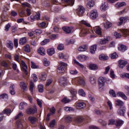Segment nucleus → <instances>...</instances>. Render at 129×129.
I'll use <instances>...</instances> for the list:
<instances>
[{
	"instance_id": "13",
	"label": "nucleus",
	"mask_w": 129,
	"mask_h": 129,
	"mask_svg": "<svg viewBox=\"0 0 129 129\" xmlns=\"http://www.w3.org/2000/svg\"><path fill=\"white\" fill-rule=\"evenodd\" d=\"M116 95L118 97H121V98L124 99V100H127V97L122 92H118L116 94Z\"/></svg>"
},
{
	"instance_id": "22",
	"label": "nucleus",
	"mask_w": 129,
	"mask_h": 129,
	"mask_svg": "<svg viewBox=\"0 0 129 129\" xmlns=\"http://www.w3.org/2000/svg\"><path fill=\"white\" fill-rule=\"evenodd\" d=\"M94 1L91 0L90 1H89L87 4V8L88 9H91V8H93L95 5Z\"/></svg>"
},
{
	"instance_id": "41",
	"label": "nucleus",
	"mask_w": 129,
	"mask_h": 129,
	"mask_svg": "<svg viewBox=\"0 0 129 129\" xmlns=\"http://www.w3.org/2000/svg\"><path fill=\"white\" fill-rule=\"evenodd\" d=\"M90 81L93 85H96V80H95V78L94 77H90Z\"/></svg>"
},
{
	"instance_id": "11",
	"label": "nucleus",
	"mask_w": 129,
	"mask_h": 129,
	"mask_svg": "<svg viewBox=\"0 0 129 129\" xmlns=\"http://www.w3.org/2000/svg\"><path fill=\"white\" fill-rule=\"evenodd\" d=\"M118 50L120 51V52H124L125 51H126V50H127V46L123 44H119L118 47Z\"/></svg>"
},
{
	"instance_id": "21",
	"label": "nucleus",
	"mask_w": 129,
	"mask_h": 129,
	"mask_svg": "<svg viewBox=\"0 0 129 129\" xmlns=\"http://www.w3.org/2000/svg\"><path fill=\"white\" fill-rule=\"evenodd\" d=\"M47 53L49 56H52V55H54L55 54V48H50L47 49Z\"/></svg>"
},
{
	"instance_id": "17",
	"label": "nucleus",
	"mask_w": 129,
	"mask_h": 129,
	"mask_svg": "<svg viewBox=\"0 0 129 129\" xmlns=\"http://www.w3.org/2000/svg\"><path fill=\"white\" fill-rule=\"evenodd\" d=\"M89 68L90 70H93V71H95L98 69V66L95 63H90L89 65Z\"/></svg>"
},
{
	"instance_id": "29",
	"label": "nucleus",
	"mask_w": 129,
	"mask_h": 129,
	"mask_svg": "<svg viewBox=\"0 0 129 129\" xmlns=\"http://www.w3.org/2000/svg\"><path fill=\"white\" fill-rule=\"evenodd\" d=\"M10 113H12V110L10 108H7L6 109H4V111L2 112V115H4L3 114H10Z\"/></svg>"
},
{
	"instance_id": "51",
	"label": "nucleus",
	"mask_w": 129,
	"mask_h": 129,
	"mask_svg": "<svg viewBox=\"0 0 129 129\" xmlns=\"http://www.w3.org/2000/svg\"><path fill=\"white\" fill-rule=\"evenodd\" d=\"M64 110L65 111L68 112V111H73L74 110V109L72 107H69L67 106L64 108Z\"/></svg>"
},
{
	"instance_id": "37",
	"label": "nucleus",
	"mask_w": 129,
	"mask_h": 129,
	"mask_svg": "<svg viewBox=\"0 0 129 129\" xmlns=\"http://www.w3.org/2000/svg\"><path fill=\"white\" fill-rule=\"evenodd\" d=\"M0 98L1 99H9V95L7 93H3L0 95Z\"/></svg>"
},
{
	"instance_id": "38",
	"label": "nucleus",
	"mask_w": 129,
	"mask_h": 129,
	"mask_svg": "<svg viewBox=\"0 0 129 129\" xmlns=\"http://www.w3.org/2000/svg\"><path fill=\"white\" fill-rule=\"evenodd\" d=\"M46 77H47V75L45 73H43L39 77V79L40 80V81H45V80H46Z\"/></svg>"
},
{
	"instance_id": "15",
	"label": "nucleus",
	"mask_w": 129,
	"mask_h": 129,
	"mask_svg": "<svg viewBox=\"0 0 129 129\" xmlns=\"http://www.w3.org/2000/svg\"><path fill=\"white\" fill-rule=\"evenodd\" d=\"M96 50H97V45L93 44L90 48V53H91V54H95V52H96Z\"/></svg>"
},
{
	"instance_id": "34",
	"label": "nucleus",
	"mask_w": 129,
	"mask_h": 129,
	"mask_svg": "<svg viewBox=\"0 0 129 129\" xmlns=\"http://www.w3.org/2000/svg\"><path fill=\"white\" fill-rule=\"evenodd\" d=\"M78 106L80 108H85V107H86V103L84 102H79L78 103Z\"/></svg>"
},
{
	"instance_id": "7",
	"label": "nucleus",
	"mask_w": 129,
	"mask_h": 129,
	"mask_svg": "<svg viewBox=\"0 0 129 129\" xmlns=\"http://www.w3.org/2000/svg\"><path fill=\"white\" fill-rule=\"evenodd\" d=\"M109 8L108 6V4L106 2L102 3L100 6V10L101 12H105V11H107Z\"/></svg>"
},
{
	"instance_id": "40",
	"label": "nucleus",
	"mask_w": 129,
	"mask_h": 129,
	"mask_svg": "<svg viewBox=\"0 0 129 129\" xmlns=\"http://www.w3.org/2000/svg\"><path fill=\"white\" fill-rule=\"evenodd\" d=\"M20 85L21 86H22L23 90H24V91H26V90H27L28 86L26 85V83H25L24 82H21L20 83Z\"/></svg>"
},
{
	"instance_id": "55",
	"label": "nucleus",
	"mask_w": 129,
	"mask_h": 129,
	"mask_svg": "<svg viewBox=\"0 0 129 129\" xmlns=\"http://www.w3.org/2000/svg\"><path fill=\"white\" fill-rule=\"evenodd\" d=\"M118 54L116 52H114L111 55V59H116V58H118Z\"/></svg>"
},
{
	"instance_id": "43",
	"label": "nucleus",
	"mask_w": 129,
	"mask_h": 129,
	"mask_svg": "<svg viewBox=\"0 0 129 129\" xmlns=\"http://www.w3.org/2000/svg\"><path fill=\"white\" fill-rule=\"evenodd\" d=\"M78 94L79 95H81V96H83V97H85V95H86L85 92H84V90L82 89L79 90Z\"/></svg>"
},
{
	"instance_id": "60",
	"label": "nucleus",
	"mask_w": 129,
	"mask_h": 129,
	"mask_svg": "<svg viewBox=\"0 0 129 129\" xmlns=\"http://www.w3.org/2000/svg\"><path fill=\"white\" fill-rule=\"evenodd\" d=\"M110 75L111 78H115V75L114 74V71H113V70H111L110 71Z\"/></svg>"
},
{
	"instance_id": "49",
	"label": "nucleus",
	"mask_w": 129,
	"mask_h": 129,
	"mask_svg": "<svg viewBox=\"0 0 129 129\" xmlns=\"http://www.w3.org/2000/svg\"><path fill=\"white\" fill-rule=\"evenodd\" d=\"M64 49V44L62 43L58 44L57 46V50H58V51H63Z\"/></svg>"
},
{
	"instance_id": "30",
	"label": "nucleus",
	"mask_w": 129,
	"mask_h": 129,
	"mask_svg": "<svg viewBox=\"0 0 129 129\" xmlns=\"http://www.w3.org/2000/svg\"><path fill=\"white\" fill-rule=\"evenodd\" d=\"M57 71L58 73H59L60 74H62V73H64L65 72V68H63V67L59 66L57 68Z\"/></svg>"
},
{
	"instance_id": "42",
	"label": "nucleus",
	"mask_w": 129,
	"mask_h": 129,
	"mask_svg": "<svg viewBox=\"0 0 129 129\" xmlns=\"http://www.w3.org/2000/svg\"><path fill=\"white\" fill-rule=\"evenodd\" d=\"M29 90L31 93H33V91H34V82H33V81H30Z\"/></svg>"
},
{
	"instance_id": "46",
	"label": "nucleus",
	"mask_w": 129,
	"mask_h": 129,
	"mask_svg": "<svg viewBox=\"0 0 129 129\" xmlns=\"http://www.w3.org/2000/svg\"><path fill=\"white\" fill-rule=\"evenodd\" d=\"M109 94L111 95L112 97H116V94H115V91L113 89H110L109 91Z\"/></svg>"
},
{
	"instance_id": "6",
	"label": "nucleus",
	"mask_w": 129,
	"mask_h": 129,
	"mask_svg": "<svg viewBox=\"0 0 129 129\" xmlns=\"http://www.w3.org/2000/svg\"><path fill=\"white\" fill-rule=\"evenodd\" d=\"M128 62L127 60L123 59H120L118 61V67L120 69H123Z\"/></svg>"
},
{
	"instance_id": "57",
	"label": "nucleus",
	"mask_w": 129,
	"mask_h": 129,
	"mask_svg": "<svg viewBox=\"0 0 129 129\" xmlns=\"http://www.w3.org/2000/svg\"><path fill=\"white\" fill-rule=\"evenodd\" d=\"M14 47L15 48H18L19 46V40L18 39H15L14 40Z\"/></svg>"
},
{
	"instance_id": "10",
	"label": "nucleus",
	"mask_w": 129,
	"mask_h": 129,
	"mask_svg": "<svg viewBox=\"0 0 129 129\" xmlns=\"http://www.w3.org/2000/svg\"><path fill=\"white\" fill-rule=\"evenodd\" d=\"M36 19L37 21L41 19V14H40V13H38L35 16L31 15L30 16V21L31 22H34V21H35V20H36Z\"/></svg>"
},
{
	"instance_id": "1",
	"label": "nucleus",
	"mask_w": 129,
	"mask_h": 129,
	"mask_svg": "<svg viewBox=\"0 0 129 129\" xmlns=\"http://www.w3.org/2000/svg\"><path fill=\"white\" fill-rule=\"evenodd\" d=\"M126 111V107L125 106L122 107H119L118 109L117 113L119 116H125V112Z\"/></svg>"
},
{
	"instance_id": "12",
	"label": "nucleus",
	"mask_w": 129,
	"mask_h": 129,
	"mask_svg": "<svg viewBox=\"0 0 129 129\" xmlns=\"http://www.w3.org/2000/svg\"><path fill=\"white\" fill-rule=\"evenodd\" d=\"M99 59L100 61H106V60H108V59H109V57L106 55L104 53H102L99 55Z\"/></svg>"
},
{
	"instance_id": "14",
	"label": "nucleus",
	"mask_w": 129,
	"mask_h": 129,
	"mask_svg": "<svg viewBox=\"0 0 129 129\" xmlns=\"http://www.w3.org/2000/svg\"><path fill=\"white\" fill-rule=\"evenodd\" d=\"M124 124V121L121 119H118L116 120L115 125L117 127L122 126Z\"/></svg>"
},
{
	"instance_id": "32",
	"label": "nucleus",
	"mask_w": 129,
	"mask_h": 129,
	"mask_svg": "<svg viewBox=\"0 0 129 129\" xmlns=\"http://www.w3.org/2000/svg\"><path fill=\"white\" fill-rule=\"evenodd\" d=\"M31 69H39V65L36 64V63H35V62L31 61Z\"/></svg>"
},
{
	"instance_id": "50",
	"label": "nucleus",
	"mask_w": 129,
	"mask_h": 129,
	"mask_svg": "<svg viewBox=\"0 0 129 129\" xmlns=\"http://www.w3.org/2000/svg\"><path fill=\"white\" fill-rule=\"evenodd\" d=\"M55 112H56V109H55V107L52 106L50 110V113H48L52 115V114H55Z\"/></svg>"
},
{
	"instance_id": "47",
	"label": "nucleus",
	"mask_w": 129,
	"mask_h": 129,
	"mask_svg": "<svg viewBox=\"0 0 129 129\" xmlns=\"http://www.w3.org/2000/svg\"><path fill=\"white\" fill-rule=\"evenodd\" d=\"M38 92L39 93L44 92V85L40 84L38 86Z\"/></svg>"
},
{
	"instance_id": "20",
	"label": "nucleus",
	"mask_w": 129,
	"mask_h": 129,
	"mask_svg": "<svg viewBox=\"0 0 129 129\" xmlns=\"http://www.w3.org/2000/svg\"><path fill=\"white\" fill-rule=\"evenodd\" d=\"M115 104L117 106H120V107H122V106H125L123 105L124 103L121 100H117L115 101Z\"/></svg>"
},
{
	"instance_id": "53",
	"label": "nucleus",
	"mask_w": 129,
	"mask_h": 129,
	"mask_svg": "<svg viewBox=\"0 0 129 129\" xmlns=\"http://www.w3.org/2000/svg\"><path fill=\"white\" fill-rule=\"evenodd\" d=\"M55 124H56V120L53 119L49 123V126L50 127H54L55 126Z\"/></svg>"
},
{
	"instance_id": "25",
	"label": "nucleus",
	"mask_w": 129,
	"mask_h": 129,
	"mask_svg": "<svg viewBox=\"0 0 129 129\" xmlns=\"http://www.w3.org/2000/svg\"><path fill=\"white\" fill-rule=\"evenodd\" d=\"M19 42L20 45H25L27 43V37H24L20 38Z\"/></svg>"
},
{
	"instance_id": "23",
	"label": "nucleus",
	"mask_w": 129,
	"mask_h": 129,
	"mask_svg": "<svg viewBox=\"0 0 129 129\" xmlns=\"http://www.w3.org/2000/svg\"><path fill=\"white\" fill-rule=\"evenodd\" d=\"M88 56L84 55V54H80L78 56V59L80 61H85V60H87Z\"/></svg>"
},
{
	"instance_id": "3",
	"label": "nucleus",
	"mask_w": 129,
	"mask_h": 129,
	"mask_svg": "<svg viewBox=\"0 0 129 129\" xmlns=\"http://www.w3.org/2000/svg\"><path fill=\"white\" fill-rule=\"evenodd\" d=\"M62 29L67 34H73L74 32V27L72 26H63Z\"/></svg>"
},
{
	"instance_id": "31",
	"label": "nucleus",
	"mask_w": 129,
	"mask_h": 129,
	"mask_svg": "<svg viewBox=\"0 0 129 129\" xmlns=\"http://www.w3.org/2000/svg\"><path fill=\"white\" fill-rule=\"evenodd\" d=\"M61 101L63 103H64L65 104H66V103H69V102H71V100H70V99H69L68 98H67V97H64L63 98H62L61 100Z\"/></svg>"
},
{
	"instance_id": "26",
	"label": "nucleus",
	"mask_w": 129,
	"mask_h": 129,
	"mask_svg": "<svg viewBox=\"0 0 129 129\" xmlns=\"http://www.w3.org/2000/svg\"><path fill=\"white\" fill-rule=\"evenodd\" d=\"M7 47L10 50H13L14 49V43H13V41L10 40L9 42L7 43Z\"/></svg>"
},
{
	"instance_id": "5",
	"label": "nucleus",
	"mask_w": 129,
	"mask_h": 129,
	"mask_svg": "<svg viewBox=\"0 0 129 129\" xmlns=\"http://www.w3.org/2000/svg\"><path fill=\"white\" fill-rule=\"evenodd\" d=\"M77 13L79 17H82L83 14L85 13V8L82 6H79L77 9Z\"/></svg>"
},
{
	"instance_id": "36",
	"label": "nucleus",
	"mask_w": 129,
	"mask_h": 129,
	"mask_svg": "<svg viewBox=\"0 0 129 129\" xmlns=\"http://www.w3.org/2000/svg\"><path fill=\"white\" fill-rule=\"evenodd\" d=\"M116 120L115 119H110L108 121V125H115Z\"/></svg>"
},
{
	"instance_id": "2",
	"label": "nucleus",
	"mask_w": 129,
	"mask_h": 129,
	"mask_svg": "<svg viewBox=\"0 0 129 129\" xmlns=\"http://www.w3.org/2000/svg\"><path fill=\"white\" fill-rule=\"evenodd\" d=\"M105 82L106 83H108L107 82V79H106L105 77H100L99 78L98 84L100 86V88H101V87H104V86H105Z\"/></svg>"
},
{
	"instance_id": "8",
	"label": "nucleus",
	"mask_w": 129,
	"mask_h": 129,
	"mask_svg": "<svg viewBox=\"0 0 129 129\" xmlns=\"http://www.w3.org/2000/svg\"><path fill=\"white\" fill-rule=\"evenodd\" d=\"M90 17L92 20H95L97 17H98V13H97V10H93L90 14Z\"/></svg>"
},
{
	"instance_id": "44",
	"label": "nucleus",
	"mask_w": 129,
	"mask_h": 129,
	"mask_svg": "<svg viewBox=\"0 0 129 129\" xmlns=\"http://www.w3.org/2000/svg\"><path fill=\"white\" fill-rule=\"evenodd\" d=\"M109 40L108 38L107 37L106 38H104V39H101L100 41V43L101 45H105L107 42H108Z\"/></svg>"
},
{
	"instance_id": "28",
	"label": "nucleus",
	"mask_w": 129,
	"mask_h": 129,
	"mask_svg": "<svg viewBox=\"0 0 129 129\" xmlns=\"http://www.w3.org/2000/svg\"><path fill=\"white\" fill-rule=\"evenodd\" d=\"M25 106H27L28 105V103H27L26 102H21L19 105L20 109H21V110H24V108H25Z\"/></svg>"
},
{
	"instance_id": "63",
	"label": "nucleus",
	"mask_w": 129,
	"mask_h": 129,
	"mask_svg": "<svg viewBox=\"0 0 129 129\" xmlns=\"http://www.w3.org/2000/svg\"><path fill=\"white\" fill-rule=\"evenodd\" d=\"M23 115H24L23 113L22 112H20L19 114H17V115L15 116V119H19V118H20L21 116H23Z\"/></svg>"
},
{
	"instance_id": "4",
	"label": "nucleus",
	"mask_w": 129,
	"mask_h": 129,
	"mask_svg": "<svg viewBox=\"0 0 129 129\" xmlns=\"http://www.w3.org/2000/svg\"><path fill=\"white\" fill-rule=\"evenodd\" d=\"M34 108H28L26 110L27 114H35L38 112V109H37V106H34Z\"/></svg>"
},
{
	"instance_id": "52",
	"label": "nucleus",
	"mask_w": 129,
	"mask_h": 129,
	"mask_svg": "<svg viewBox=\"0 0 129 129\" xmlns=\"http://www.w3.org/2000/svg\"><path fill=\"white\" fill-rule=\"evenodd\" d=\"M81 23L82 24H83V25H85V26H86V27H88V28H90V27H91V25H90V24L87 22L85 20H82L81 21Z\"/></svg>"
},
{
	"instance_id": "9",
	"label": "nucleus",
	"mask_w": 129,
	"mask_h": 129,
	"mask_svg": "<svg viewBox=\"0 0 129 129\" xmlns=\"http://www.w3.org/2000/svg\"><path fill=\"white\" fill-rule=\"evenodd\" d=\"M22 70L24 72L26 75H28V66L26 64V62L24 60H22Z\"/></svg>"
},
{
	"instance_id": "61",
	"label": "nucleus",
	"mask_w": 129,
	"mask_h": 129,
	"mask_svg": "<svg viewBox=\"0 0 129 129\" xmlns=\"http://www.w3.org/2000/svg\"><path fill=\"white\" fill-rule=\"evenodd\" d=\"M45 60L43 61V64L44 66L48 67L50 65V61L47 60V58H45Z\"/></svg>"
},
{
	"instance_id": "33",
	"label": "nucleus",
	"mask_w": 129,
	"mask_h": 129,
	"mask_svg": "<svg viewBox=\"0 0 129 129\" xmlns=\"http://www.w3.org/2000/svg\"><path fill=\"white\" fill-rule=\"evenodd\" d=\"M23 50L26 53H30L31 52V49L30 48V45L27 44L23 47Z\"/></svg>"
},
{
	"instance_id": "56",
	"label": "nucleus",
	"mask_w": 129,
	"mask_h": 129,
	"mask_svg": "<svg viewBox=\"0 0 129 129\" xmlns=\"http://www.w3.org/2000/svg\"><path fill=\"white\" fill-rule=\"evenodd\" d=\"M31 76L34 80V82L36 83L37 81H38V77H37V75H36V74H33Z\"/></svg>"
},
{
	"instance_id": "16",
	"label": "nucleus",
	"mask_w": 129,
	"mask_h": 129,
	"mask_svg": "<svg viewBox=\"0 0 129 129\" xmlns=\"http://www.w3.org/2000/svg\"><path fill=\"white\" fill-rule=\"evenodd\" d=\"M28 120L31 124H36V122H37V118L35 116H30L28 117Z\"/></svg>"
},
{
	"instance_id": "64",
	"label": "nucleus",
	"mask_w": 129,
	"mask_h": 129,
	"mask_svg": "<svg viewBox=\"0 0 129 129\" xmlns=\"http://www.w3.org/2000/svg\"><path fill=\"white\" fill-rule=\"evenodd\" d=\"M122 78H126L129 79V73H124V74L122 75Z\"/></svg>"
},
{
	"instance_id": "45",
	"label": "nucleus",
	"mask_w": 129,
	"mask_h": 129,
	"mask_svg": "<svg viewBox=\"0 0 129 129\" xmlns=\"http://www.w3.org/2000/svg\"><path fill=\"white\" fill-rule=\"evenodd\" d=\"M10 93L11 95H15L16 94V91H15V88L14 86H11L10 88Z\"/></svg>"
},
{
	"instance_id": "59",
	"label": "nucleus",
	"mask_w": 129,
	"mask_h": 129,
	"mask_svg": "<svg viewBox=\"0 0 129 129\" xmlns=\"http://www.w3.org/2000/svg\"><path fill=\"white\" fill-rule=\"evenodd\" d=\"M112 27V23L111 22H107L106 23V27L107 29H110V28H111Z\"/></svg>"
},
{
	"instance_id": "19",
	"label": "nucleus",
	"mask_w": 129,
	"mask_h": 129,
	"mask_svg": "<svg viewBox=\"0 0 129 129\" xmlns=\"http://www.w3.org/2000/svg\"><path fill=\"white\" fill-rule=\"evenodd\" d=\"M79 52H85L87 50V45H82L78 48Z\"/></svg>"
},
{
	"instance_id": "62",
	"label": "nucleus",
	"mask_w": 129,
	"mask_h": 129,
	"mask_svg": "<svg viewBox=\"0 0 129 129\" xmlns=\"http://www.w3.org/2000/svg\"><path fill=\"white\" fill-rule=\"evenodd\" d=\"M109 70H110V67L109 66H108L105 69V72L104 73V74H107V73L109 72Z\"/></svg>"
},
{
	"instance_id": "58",
	"label": "nucleus",
	"mask_w": 129,
	"mask_h": 129,
	"mask_svg": "<svg viewBox=\"0 0 129 129\" xmlns=\"http://www.w3.org/2000/svg\"><path fill=\"white\" fill-rule=\"evenodd\" d=\"M43 33V30H40V29H36L35 30V34L39 36V35H41Z\"/></svg>"
},
{
	"instance_id": "27",
	"label": "nucleus",
	"mask_w": 129,
	"mask_h": 129,
	"mask_svg": "<svg viewBox=\"0 0 129 129\" xmlns=\"http://www.w3.org/2000/svg\"><path fill=\"white\" fill-rule=\"evenodd\" d=\"M70 92L72 95V98H73V97H76V94H77V92L75 91V89L73 88L71 89L70 90Z\"/></svg>"
},
{
	"instance_id": "24",
	"label": "nucleus",
	"mask_w": 129,
	"mask_h": 129,
	"mask_svg": "<svg viewBox=\"0 0 129 129\" xmlns=\"http://www.w3.org/2000/svg\"><path fill=\"white\" fill-rule=\"evenodd\" d=\"M37 52L41 56H45V49L43 47H40L38 49Z\"/></svg>"
},
{
	"instance_id": "48",
	"label": "nucleus",
	"mask_w": 129,
	"mask_h": 129,
	"mask_svg": "<svg viewBox=\"0 0 129 129\" xmlns=\"http://www.w3.org/2000/svg\"><path fill=\"white\" fill-rule=\"evenodd\" d=\"M95 33L97 35H101V34H102L101 28H100V27H97L95 29Z\"/></svg>"
},
{
	"instance_id": "54",
	"label": "nucleus",
	"mask_w": 129,
	"mask_h": 129,
	"mask_svg": "<svg viewBox=\"0 0 129 129\" xmlns=\"http://www.w3.org/2000/svg\"><path fill=\"white\" fill-rule=\"evenodd\" d=\"M114 36L115 37L116 39H120V38H121V34L117 32H115L114 33Z\"/></svg>"
},
{
	"instance_id": "18",
	"label": "nucleus",
	"mask_w": 129,
	"mask_h": 129,
	"mask_svg": "<svg viewBox=\"0 0 129 129\" xmlns=\"http://www.w3.org/2000/svg\"><path fill=\"white\" fill-rule=\"evenodd\" d=\"M124 6H126V3L124 2H118L115 5V7L116 9H119L120 8L124 7Z\"/></svg>"
},
{
	"instance_id": "35",
	"label": "nucleus",
	"mask_w": 129,
	"mask_h": 129,
	"mask_svg": "<svg viewBox=\"0 0 129 129\" xmlns=\"http://www.w3.org/2000/svg\"><path fill=\"white\" fill-rule=\"evenodd\" d=\"M65 4H68L69 6L74 5V0H62Z\"/></svg>"
},
{
	"instance_id": "39",
	"label": "nucleus",
	"mask_w": 129,
	"mask_h": 129,
	"mask_svg": "<svg viewBox=\"0 0 129 129\" xmlns=\"http://www.w3.org/2000/svg\"><path fill=\"white\" fill-rule=\"evenodd\" d=\"M49 42H50V39H45L40 42V44L41 46H45V45H47V44H48V43H49Z\"/></svg>"
}]
</instances>
